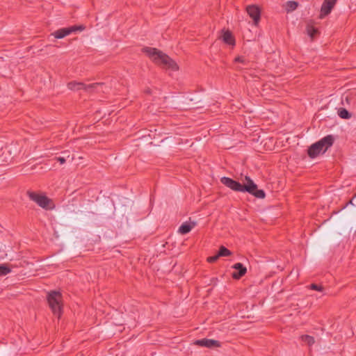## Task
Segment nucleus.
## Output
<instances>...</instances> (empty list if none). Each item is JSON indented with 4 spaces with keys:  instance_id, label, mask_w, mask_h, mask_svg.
<instances>
[{
    "instance_id": "obj_12",
    "label": "nucleus",
    "mask_w": 356,
    "mask_h": 356,
    "mask_svg": "<svg viewBox=\"0 0 356 356\" xmlns=\"http://www.w3.org/2000/svg\"><path fill=\"white\" fill-rule=\"evenodd\" d=\"M222 40L225 43L229 45H235V39L229 31H224L222 35Z\"/></svg>"
},
{
    "instance_id": "obj_17",
    "label": "nucleus",
    "mask_w": 356,
    "mask_h": 356,
    "mask_svg": "<svg viewBox=\"0 0 356 356\" xmlns=\"http://www.w3.org/2000/svg\"><path fill=\"white\" fill-rule=\"evenodd\" d=\"M218 254V256H220V257H228L232 254V252L227 248L222 245V246H220Z\"/></svg>"
},
{
    "instance_id": "obj_9",
    "label": "nucleus",
    "mask_w": 356,
    "mask_h": 356,
    "mask_svg": "<svg viewBox=\"0 0 356 356\" xmlns=\"http://www.w3.org/2000/svg\"><path fill=\"white\" fill-rule=\"evenodd\" d=\"M249 16L253 19L254 24L257 25L261 17V10L257 6H248L246 8Z\"/></svg>"
},
{
    "instance_id": "obj_14",
    "label": "nucleus",
    "mask_w": 356,
    "mask_h": 356,
    "mask_svg": "<svg viewBox=\"0 0 356 356\" xmlns=\"http://www.w3.org/2000/svg\"><path fill=\"white\" fill-rule=\"evenodd\" d=\"M318 32V29L314 26L309 24L307 26V33L308 35L312 38V40L314 38Z\"/></svg>"
},
{
    "instance_id": "obj_18",
    "label": "nucleus",
    "mask_w": 356,
    "mask_h": 356,
    "mask_svg": "<svg viewBox=\"0 0 356 356\" xmlns=\"http://www.w3.org/2000/svg\"><path fill=\"white\" fill-rule=\"evenodd\" d=\"M338 115L343 119H349L351 117L350 113L346 108H340Z\"/></svg>"
},
{
    "instance_id": "obj_6",
    "label": "nucleus",
    "mask_w": 356,
    "mask_h": 356,
    "mask_svg": "<svg viewBox=\"0 0 356 356\" xmlns=\"http://www.w3.org/2000/svg\"><path fill=\"white\" fill-rule=\"evenodd\" d=\"M104 83H94L90 84H86L83 82L70 81L67 83L68 89L71 90H83L88 92H92L97 91L99 87H102Z\"/></svg>"
},
{
    "instance_id": "obj_23",
    "label": "nucleus",
    "mask_w": 356,
    "mask_h": 356,
    "mask_svg": "<svg viewBox=\"0 0 356 356\" xmlns=\"http://www.w3.org/2000/svg\"><path fill=\"white\" fill-rule=\"evenodd\" d=\"M55 159L58 161L60 164L65 163L66 160L64 157H56Z\"/></svg>"
},
{
    "instance_id": "obj_5",
    "label": "nucleus",
    "mask_w": 356,
    "mask_h": 356,
    "mask_svg": "<svg viewBox=\"0 0 356 356\" xmlns=\"http://www.w3.org/2000/svg\"><path fill=\"white\" fill-rule=\"evenodd\" d=\"M27 195L31 200L44 209L49 210L53 208L51 200L43 193L29 191H27Z\"/></svg>"
},
{
    "instance_id": "obj_3",
    "label": "nucleus",
    "mask_w": 356,
    "mask_h": 356,
    "mask_svg": "<svg viewBox=\"0 0 356 356\" xmlns=\"http://www.w3.org/2000/svg\"><path fill=\"white\" fill-rule=\"evenodd\" d=\"M334 137L332 135H327L316 143L312 144L307 150L308 156L314 159L321 153H324L334 143Z\"/></svg>"
},
{
    "instance_id": "obj_21",
    "label": "nucleus",
    "mask_w": 356,
    "mask_h": 356,
    "mask_svg": "<svg viewBox=\"0 0 356 356\" xmlns=\"http://www.w3.org/2000/svg\"><path fill=\"white\" fill-rule=\"evenodd\" d=\"M234 62H236V63H241L243 64H245L246 63V59L243 56H238V57L235 58Z\"/></svg>"
},
{
    "instance_id": "obj_15",
    "label": "nucleus",
    "mask_w": 356,
    "mask_h": 356,
    "mask_svg": "<svg viewBox=\"0 0 356 356\" xmlns=\"http://www.w3.org/2000/svg\"><path fill=\"white\" fill-rule=\"evenodd\" d=\"M302 341L306 343L309 346H312L315 343V339L313 337L309 335H302L301 336Z\"/></svg>"
},
{
    "instance_id": "obj_13",
    "label": "nucleus",
    "mask_w": 356,
    "mask_h": 356,
    "mask_svg": "<svg viewBox=\"0 0 356 356\" xmlns=\"http://www.w3.org/2000/svg\"><path fill=\"white\" fill-rule=\"evenodd\" d=\"M194 225V223L191 225L190 223L184 222L179 227V232L181 234H186L191 231Z\"/></svg>"
},
{
    "instance_id": "obj_11",
    "label": "nucleus",
    "mask_w": 356,
    "mask_h": 356,
    "mask_svg": "<svg viewBox=\"0 0 356 356\" xmlns=\"http://www.w3.org/2000/svg\"><path fill=\"white\" fill-rule=\"evenodd\" d=\"M335 5L331 2L324 1L321 8V18L330 14Z\"/></svg>"
},
{
    "instance_id": "obj_10",
    "label": "nucleus",
    "mask_w": 356,
    "mask_h": 356,
    "mask_svg": "<svg viewBox=\"0 0 356 356\" xmlns=\"http://www.w3.org/2000/svg\"><path fill=\"white\" fill-rule=\"evenodd\" d=\"M232 268L237 270L232 273V277L235 280H239L247 272L246 268L241 263H236Z\"/></svg>"
},
{
    "instance_id": "obj_19",
    "label": "nucleus",
    "mask_w": 356,
    "mask_h": 356,
    "mask_svg": "<svg viewBox=\"0 0 356 356\" xmlns=\"http://www.w3.org/2000/svg\"><path fill=\"white\" fill-rule=\"evenodd\" d=\"M11 272V269L7 264L0 265V276H4Z\"/></svg>"
},
{
    "instance_id": "obj_24",
    "label": "nucleus",
    "mask_w": 356,
    "mask_h": 356,
    "mask_svg": "<svg viewBox=\"0 0 356 356\" xmlns=\"http://www.w3.org/2000/svg\"><path fill=\"white\" fill-rule=\"evenodd\" d=\"M349 204H352V205H353V199H352V200H350L348 202H347V203L346 204V205L343 207L342 209H345V208H346V207H348V205H349Z\"/></svg>"
},
{
    "instance_id": "obj_1",
    "label": "nucleus",
    "mask_w": 356,
    "mask_h": 356,
    "mask_svg": "<svg viewBox=\"0 0 356 356\" xmlns=\"http://www.w3.org/2000/svg\"><path fill=\"white\" fill-rule=\"evenodd\" d=\"M245 179L246 184H241L229 177H223L220 179V181L225 186L237 192H248L254 195L257 198L263 199L265 197V192L261 189H258L257 185L252 180V179L245 176Z\"/></svg>"
},
{
    "instance_id": "obj_4",
    "label": "nucleus",
    "mask_w": 356,
    "mask_h": 356,
    "mask_svg": "<svg viewBox=\"0 0 356 356\" xmlns=\"http://www.w3.org/2000/svg\"><path fill=\"white\" fill-rule=\"evenodd\" d=\"M49 306L55 316L60 318L63 313V296L60 292L51 291L47 296Z\"/></svg>"
},
{
    "instance_id": "obj_20",
    "label": "nucleus",
    "mask_w": 356,
    "mask_h": 356,
    "mask_svg": "<svg viewBox=\"0 0 356 356\" xmlns=\"http://www.w3.org/2000/svg\"><path fill=\"white\" fill-rule=\"evenodd\" d=\"M309 289L312 290H315L318 291H323V287L321 285L316 284H312L309 286Z\"/></svg>"
},
{
    "instance_id": "obj_7",
    "label": "nucleus",
    "mask_w": 356,
    "mask_h": 356,
    "mask_svg": "<svg viewBox=\"0 0 356 356\" xmlns=\"http://www.w3.org/2000/svg\"><path fill=\"white\" fill-rule=\"evenodd\" d=\"M86 27L83 25H75L67 28L60 29L54 32L52 35L57 39H61L77 31H82Z\"/></svg>"
},
{
    "instance_id": "obj_8",
    "label": "nucleus",
    "mask_w": 356,
    "mask_h": 356,
    "mask_svg": "<svg viewBox=\"0 0 356 356\" xmlns=\"http://www.w3.org/2000/svg\"><path fill=\"white\" fill-rule=\"evenodd\" d=\"M194 344L202 347H207L209 348L214 347L218 348L221 346V343L219 341L210 339H202L196 340L194 341Z\"/></svg>"
},
{
    "instance_id": "obj_16",
    "label": "nucleus",
    "mask_w": 356,
    "mask_h": 356,
    "mask_svg": "<svg viewBox=\"0 0 356 356\" xmlns=\"http://www.w3.org/2000/svg\"><path fill=\"white\" fill-rule=\"evenodd\" d=\"M298 6V3L294 1H289L286 3V10L287 12H291L296 10Z\"/></svg>"
},
{
    "instance_id": "obj_22",
    "label": "nucleus",
    "mask_w": 356,
    "mask_h": 356,
    "mask_svg": "<svg viewBox=\"0 0 356 356\" xmlns=\"http://www.w3.org/2000/svg\"><path fill=\"white\" fill-rule=\"evenodd\" d=\"M219 257H220V256H218V254H217L216 255L208 257L207 261L209 263H213V262L216 261Z\"/></svg>"
},
{
    "instance_id": "obj_2",
    "label": "nucleus",
    "mask_w": 356,
    "mask_h": 356,
    "mask_svg": "<svg viewBox=\"0 0 356 356\" xmlns=\"http://www.w3.org/2000/svg\"><path fill=\"white\" fill-rule=\"evenodd\" d=\"M143 52L146 54L149 58L156 65H161L163 67L176 71L179 69L177 64L168 55L153 47H145Z\"/></svg>"
}]
</instances>
